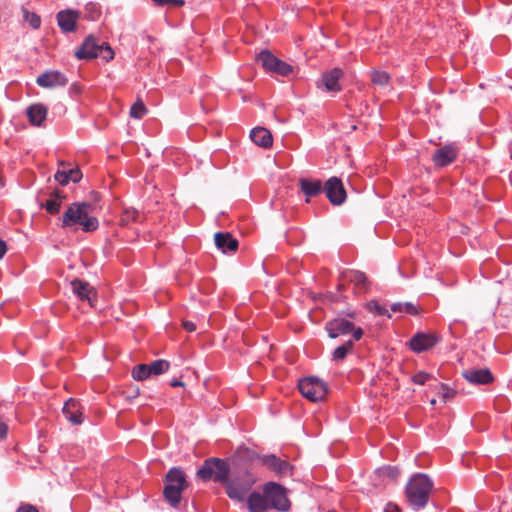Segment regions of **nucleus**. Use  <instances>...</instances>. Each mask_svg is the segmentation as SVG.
Here are the masks:
<instances>
[{
    "label": "nucleus",
    "mask_w": 512,
    "mask_h": 512,
    "mask_svg": "<svg viewBox=\"0 0 512 512\" xmlns=\"http://www.w3.org/2000/svg\"><path fill=\"white\" fill-rule=\"evenodd\" d=\"M433 487L434 483L427 474H413L405 486V497L409 506L415 511L424 509Z\"/></svg>",
    "instance_id": "obj_2"
},
{
    "label": "nucleus",
    "mask_w": 512,
    "mask_h": 512,
    "mask_svg": "<svg viewBox=\"0 0 512 512\" xmlns=\"http://www.w3.org/2000/svg\"><path fill=\"white\" fill-rule=\"evenodd\" d=\"M70 91L73 92V93H76V94H80L81 93V88L77 84H72L70 86Z\"/></svg>",
    "instance_id": "obj_52"
},
{
    "label": "nucleus",
    "mask_w": 512,
    "mask_h": 512,
    "mask_svg": "<svg viewBox=\"0 0 512 512\" xmlns=\"http://www.w3.org/2000/svg\"><path fill=\"white\" fill-rule=\"evenodd\" d=\"M247 506L250 512H265L270 509L266 495L256 491L248 495Z\"/></svg>",
    "instance_id": "obj_27"
},
{
    "label": "nucleus",
    "mask_w": 512,
    "mask_h": 512,
    "mask_svg": "<svg viewBox=\"0 0 512 512\" xmlns=\"http://www.w3.org/2000/svg\"><path fill=\"white\" fill-rule=\"evenodd\" d=\"M36 83L42 88L63 87L67 85L68 78L61 71L48 70L37 77Z\"/></svg>",
    "instance_id": "obj_19"
},
{
    "label": "nucleus",
    "mask_w": 512,
    "mask_h": 512,
    "mask_svg": "<svg viewBox=\"0 0 512 512\" xmlns=\"http://www.w3.org/2000/svg\"><path fill=\"white\" fill-rule=\"evenodd\" d=\"M62 203L58 201V199H55L51 196L46 200L44 204H42V207L45 208V210L51 214L56 215L61 210Z\"/></svg>",
    "instance_id": "obj_36"
},
{
    "label": "nucleus",
    "mask_w": 512,
    "mask_h": 512,
    "mask_svg": "<svg viewBox=\"0 0 512 512\" xmlns=\"http://www.w3.org/2000/svg\"><path fill=\"white\" fill-rule=\"evenodd\" d=\"M15 512H40L39 509L30 503L21 502Z\"/></svg>",
    "instance_id": "obj_42"
},
{
    "label": "nucleus",
    "mask_w": 512,
    "mask_h": 512,
    "mask_svg": "<svg viewBox=\"0 0 512 512\" xmlns=\"http://www.w3.org/2000/svg\"><path fill=\"white\" fill-rule=\"evenodd\" d=\"M263 493L266 495L270 509L287 512L291 502L287 496V489L277 482H267L263 485Z\"/></svg>",
    "instance_id": "obj_7"
},
{
    "label": "nucleus",
    "mask_w": 512,
    "mask_h": 512,
    "mask_svg": "<svg viewBox=\"0 0 512 512\" xmlns=\"http://www.w3.org/2000/svg\"><path fill=\"white\" fill-rule=\"evenodd\" d=\"M216 247L223 253H235L238 250L239 242L230 232H217L214 235Z\"/></svg>",
    "instance_id": "obj_22"
},
{
    "label": "nucleus",
    "mask_w": 512,
    "mask_h": 512,
    "mask_svg": "<svg viewBox=\"0 0 512 512\" xmlns=\"http://www.w3.org/2000/svg\"><path fill=\"white\" fill-rule=\"evenodd\" d=\"M341 291H338L337 292H328L327 293V297L332 301V302H339V301H342L344 300L346 297L342 294H340Z\"/></svg>",
    "instance_id": "obj_44"
},
{
    "label": "nucleus",
    "mask_w": 512,
    "mask_h": 512,
    "mask_svg": "<svg viewBox=\"0 0 512 512\" xmlns=\"http://www.w3.org/2000/svg\"><path fill=\"white\" fill-rule=\"evenodd\" d=\"M367 309L377 316H387L391 318V314L385 306H382L377 300H371L367 304Z\"/></svg>",
    "instance_id": "obj_34"
},
{
    "label": "nucleus",
    "mask_w": 512,
    "mask_h": 512,
    "mask_svg": "<svg viewBox=\"0 0 512 512\" xmlns=\"http://www.w3.org/2000/svg\"><path fill=\"white\" fill-rule=\"evenodd\" d=\"M51 197L55 198V199H58L59 202H63L64 199H66V194L59 190V189H55L51 194H50Z\"/></svg>",
    "instance_id": "obj_46"
},
{
    "label": "nucleus",
    "mask_w": 512,
    "mask_h": 512,
    "mask_svg": "<svg viewBox=\"0 0 512 512\" xmlns=\"http://www.w3.org/2000/svg\"><path fill=\"white\" fill-rule=\"evenodd\" d=\"M74 56L79 60H92L100 57L105 62H110L114 59L115 53L108 42L99 43L98 39L90 34L85 37Z\"/></svg>",
    "instance_id": "obj_4"
},
{
    "label": "nucleus",
    "mask_w": 512,
    "mask_h": 512,
    "mask_svg": "<svg viewBox=\"0 0 512 512\" xmlns=\"http://www.w3.org/2000/svg\"><path fill=\"white\" fill-rule=\"evenodd\" d=\"M93 207L89 202L76 201L68 205L63 215L59 218L58 225L70 228L73 231L81 229L83 232H94L99 228L97 217L92 215Z\"/></svg>",
    "instance_id": "obj_1"
},
{
    "label": "nucleus",
    "mask_w": 512,
    "mask_h": 512,
    "mask_svg": "<svg viewBox=\"0 0 512 512\" xmlns=\"http://www.w3.org/2000/svg\"><path fill=\"white\" fill-rule=\"evenodd\" d=\"M140 214L135 208H125L120 214L119 225L128 226L131 223L139 222Z\"/></svg>",
    "instance_id": "obj_30"
},
{
    "label": "nucleus",
    "mask_w": 512,
    "mask_h": 512,
    "mask_svg": "<svg viewBox=\"0 0 512 512\" xmlns=\"http://www.w3.org/2000/svg\"><path fill=\"white\" fill-rule=\"evenodd\" d=\"M170 386L171 387H183L184 386V382L180 379H172L170 381Z\"/></svg>",
    "instance_id": "obj_51"
},
{
    "label": "nucleus",
    "mask_w": 512,
    "mask_h": 512,
    "mask_svg": "<svg viewBox=\"0 0 512 512\" xmlns=\"http://www.w3.org/2000/svg\"><path fill=\"white\" fill-rule=\"evenodd\" d=\"M253 460H258L263 466L274 472L277 476H291L294 467L287 461L279 458L275 454L261 455L253 453Z\"/></svg>",
    "instance_id": "obj_12"
},
{
    "label": "nucleus",
    "mask_w": 512,
    "mask_h": 512,
    "mask_svg": "<svg viewBox=\"0 0 512 512\" xmlns=\"http://www.w3.org/2000/svg\"><path fill=\"white\" fill-rule=\"evenodd\" d=\"M255 482V476L250 471L243 470L233 473L224 487L230 499L243 501Z\"/></svg>",
    "instance_id": "obj_6"
},
{
    "label": "nucleus",
    "mask_w": 512,
    "mask_h": 512,
    "mask_svg": "<svg viewBox=\"0 0 512 512\" xmlns=\"http://www.w3.org/2000/svg\"><path fill=\"white\" fill-rule=\"evenodd\" d=\"M440 340V335L435 332H417L410 338L407 346L412 352L420 354L435 347Z\"/></svg>",
    "instance_id": "obj_13"
},
{
    "label": "nucleus",
    "mask_w": 512,
    "mask_h": 512,
    "mask_svg": "<svg viewBox=\"0 0 512 512\" xmlns=\"http://www.w3.org/2000/svg\"><path fill=\"white\" fill-rule=\"evenodd\" d=\"M230 466L226 459L211 457L204 460L197 471V476L204 482L213 480L225 486L229 479Z\"/></svg>",
    "instance_id": "obj_5"
},
{
    "label": "nucleus",
    "mask_w": 512,
    "mask_h": 512,
    "mask_svg": "<svg viewBox=\"0 0 512 512\" xmlns=\"http://www.w3.org/2000/svg\"><path fill=\"white\" fill-rule=\"evenodd\" d=\"M346 283L353 284L355 293H366L370 288V281L367 275L359 270L343 271L337 285L338 291H344L346 289Z\"/></svg>",
    "instance_id": "obj_11"
},
{
    "label": "nucleus",
    "mask_w": 512,
    "mask_h": 512,
    "mask_svg": "<svg viewBox=\"0 0 512 512\" xmlns=\"http://www.w3.org/2000/svg\"><path fill=\"white\" fill-rule=\"evenodd\" d=\"M73 293L81 301H87L91 307H94L97 302L96 290L87 282L81 279H74L71 281Z\"/></svg>",
    "instance_id": "obj_17"
},
{
    "label": "nucleus",
    "mask_w": 512,
    "mask_h": 512,
    "mask_svg": "<svg viewBox=\"0 0 512 512\" xmlns=\"http://www.w3.org/2000/svg\"><path fill=\"white\" fill-rule=\"evenodd\" d=\"M48 114V108L43 103H34L27 107L26 115L31 125L44 126Z\"/></svg>",
    "instance_id": "obj_24"
},
{
    "label": "nucleus",
    "mask_w": 512,
    "mask_h": 512,
    "mask_svg": "<svg viewBox=\"0 0 512 512\" xmlns=\"http://www.w3.org/2000/svg\"><path fill=\"white\" fill-rule=\"evenodd\" d=\"M170 368V362L165 359H158L149 364L135 365L131 371L132 378L136 381H143L150 376H158L166 373Z\"/></svg>",
    "instance_id": "obj_10"
},
{
    "label": "nucleus",
    "mask_w": 512,
    "mask_h": 512,
    "mask_svg": "<svg viewBox=\"0 0 512 512\" xmlns=\"http://www.w3.org/2000/svg\"><path fill=\"white\" fill-rule=\"evenodd\" d=\"M23 16H24V20L29 23V25L33 28V29H39L40 26H41V18L38 14H36L35 12H30L28 10H24V13H23Z\"/></svg>",
    "instance_id": "obj_37"
},
{
    "label": "nucleus",
    "mask_w": 512,
    "mask_h": 512,
    "mask_svg": "<svg viewBox=\"0 0 512 512\" xmlns=\"http://www.w3.org/2000/svg\"><path fill=\"white\" fill-rule=\"evenodd\" d=\"M54 179L62 186L67 185L69 183V179L66 169L58 170L54 175Z\"/></svg>",
    "instance_id": "obj_41"
},
{
    "label": "nucleus",
    "mask_w": 512,
    "mask_h": 512,
    "mask_svg": "<svg viewBox=\"0 0 512 512\" xmlns=\"http://www.w3.org/2000/svg\"><path fill=\"white\" fill-rule=\"evenodd\" d=\"M459 154V148L455 143H449L437 149L432 155V161L436 167L443 168L453 163Z\"/></svg>",
    "instance_id": "obj_16"
},
{
    "label": "nucleus",
    "mask_w": 512,
    "mask_h": 512,
    "mask_svg": "<svg viewBox=\"0 0 512 512\" xmlns=\"http://www.w3.org/2000/svg\"><path fill=\"white\" fill-rule=\"evenodd\" d=\"M251 140L258 146L270 148L273 145L271 132L264 127H255L250 132Z\"/></svg>",
    "instance_id": "obj_26"
},
{
    "label": "nucleus",
    "mask_w": 512,
    "mask_h": 512,
    "mask_svg": "<svg viewBox=\"0 0 512 512\" xmlns=\"http://www.w3.org/2000/svg\"><path fill=\"white\" fill-rule=\"evenodd\" d=\"M384 473L385 475H387L389 478L391 479H396L399 474H400V471L397 467L395 466H388L384 469Z\"/></svg>",
    "instance_id": "obj_43"
},
{
    "label": "nucleus",
    "mask_w": 512,
    "mask_h": 512,
    "mask_svg": "<svg viewBox=\"0 0 512 512\" xmlns=\"http://www.w3.org/2000/svg\"><path fill=\"white\" fill-rule=\"evenodd\" d=\"M148 110L141 100L136 101L130 108V116L134 119H142Z\"/></svg>",
    "instance_id": "obj_35"
},
{
    "label": "nucleus",
    "mask_w": 512,
    "mask_h": 512,
    "mask_svg": "<svg viewBox=\"0 0 512 512\" xmlns=\"http://www.w3.org/2000/svg\"><path fill=\"white\" fill-rule=\"evenodd\" d=\"M299 186L302 193L306 196V203H309L311 198L324 193L325 190V183L320 179L301 178L299 179Z\"/></svg>",
    "instance_id": "obj_20"
},
{
    "label": "nucleus",
    "mask_w": 512,
    "mask_h": 512,
    "mask_svg": "<svg viewBox=\"0 0 512 512\" xmlns=\"http://www.w3.org/2000/svg\"><path fill=\"white\" fill-rule=\"evenodd\" d=\"M101 16V8L98 4L90 2L84 8V19L96 21Z\"/></svg>",
    "instance_id": "obj_31"
},
{
    "label": "nucleus",
    "mask_w": 512,
    "mask_h": 512,
    "mask_svg": "<svg viewBox=\"0 0 512 512\" xmlns=\"http://www.w3.org/2000/svg\"><path fill=\"white\" fill-rule=\"evenodd\" d=\"M8 434V425L0 420V441L5 439Z\"/></svg>",
    "instance_id": "obj_48"
},
{
    "label": "nucleus",
    "mask_w": 512,
    "mask_h": 512,
    "mask_svg": "<svg viewBox=\"0 0 512 512\" xmlns=\"http://www.w3.org/2000/svg\"><path fill=\"white\" fill-rule=\"evenodd\" d=\"M263 69L271 74L287 77L293 73V67L289 63L279 59L269 50H262L256 58Z\"/></svg>",
    "instance_id": "obj_9"
},
{
    "label": "nucleus",
    "mask_w": 512,
    "mask_h": 512,
    "mask_svg": "<svg viewBox=\"0 0 512 512\" xmlns=\"http://www.w3.org/2000/svg\"><path fill=\"white\" fill-rule=\"evenodd\" d=\"M354 342L352 340H348L342 345L338 346L332 352V360L335 362L343 361L349 353L353 351Z\"/></svg>",
    "instance_id": "obj_29"
},
{
    "label": "nucleus",
    "mask_w": 512,
    "mask_h": 512,
    "mask_svg": "<svg viewBox=\"0 0 512 512\" xmlns=\"http://www.w3.org/2000/svg\"><path fill=\"white\" fill-rule=\"evenodd\" d=\"M62 412L65 418L73 425H80L83 422V413L80 409V403L73 398L65 402Z\"/></svg>",
    "instance_id": "obj_25"
},
{
    "label": "nucleus",
    "mask_w": 512,
    "mask_h": 512,
    "mask_svg": "<svg viewBox=\"0 0 512 512\" xmlns=\"http://www.w3.org/2000/svg\"><path fill=\"white\" fill-rule=\"evenodd\" d=\"M463 377L472 384L486 385L494 381V376L490 369H468L463 371Z\"/></svg>",
    "instance_id": "obj_23"
},
{
    "label": "nucleus",
    "mask_w": 512,
    "mask_h": 512,
    "mask_svg": "<svg viewBox=\"0 0 512 512\" xmlns=\"http://www.w3.org/2000/svg\"><path fill=\"white\" fill-rule=\"evenodd\" d=\"M139 396V389L136 388L133 391H131V394L129 395L130 398H136Z\"/></svg>",
    "instance_id": "obj_53"
},
{
    "label": "nucleus",
    "mask_w": 512,
    "mask_h": 512,
    "mask_svg": "<svg viewBox=\"0 0 512 512\" xmlns=\"http://www.w3.org/2000/svg\"><path fill=\"white\" fill-rule=\"evenodd\" d=\"M184 471L180 467H172L164 477L163 497L167 503L177 509L182 500V493L188 487Z\"/></svg>",
    "instance_id": "obj_3"
},
{
    "label": "nucleus",
    "mask_w": 512,
    "mask_h": 512,
    "mask_svg": "<svg viewBox=\"0 0 512 512\" xmlns=\"http://www.w3.org/2000/svg\"><path fill=\"white\" fill-rule=\"evenodd\" d=\"M350 334H352L353 340L359 341L364 335V330L361 327H356L354 325V328L351 330Z\"/></svg>",
    "instance_id": "obj_45"
},
{
    "label": "nucleus",
    "mask_w": 512,
    "mask_h": 512,
    "mask_svg": "<svg viewBox=\"0 0 512 512\" xmlns=\"http://www.w3.org/2000/svg\"><path fill=\"white\" fill-rule=\"evenodd\" d=\"M69 182L78 183L82 179V172L79 168L66 169Z\"/></svg>",
    "instance_id": "obj_40"
},
{
    "label": "nucleus",
    "mask_w": 512,
    "mask_h": 512,
    "mask_svg": "<svg viewBox=\"0 0 512 512\" xmlns=\"http://www.w3.org/2000/svg\"><path fill=\"white\" fill-rule=\"evenodd\" d=\"M390 75L385 71L374 70L371 75V81L375 85L386 86L390 82Z\"/></svg>",
    "instance_id": "obj_33"
},
{
    "label": "nucleus",
    "mask_w": 512,
    "mask_h": 512,
    "mask_svg": "<svg viewBox=\"0 0 512 512\" xmlns=\"http://www.w3.org/2000/svg\"><path fill=\"white\" fill-rule=\"evenodd\" d=\"M390 309L394 313H405L411 316H416L419 314V306L412 302H397L393 303L390 306Z\"/></svg>",
    "instance_id": "obj_28"
},
{
    "label": "nucleus",
    "mask_w": 512,
    "mask_h": 512,
    "mask_svg": "<svg viewBox=\"0 0 512 512\" xmlns=\"http://www.w3.org/2000/svg\"><path fill=\"white\" fill-rule=\"evenodd\" d=\"M432 374L425 371H418L411 377V382L416 385H424L430 379H432Z\"/></svg>",
    "instance_id": "obj_39"
},
{
    "label": "nucleus",
    "mask_w": 512,
    "mask_h": 512,
    "mask_svg": "<svg viewBox=\"0 0 512 512\" xmlns=\"http://www.w3.org/2000/svg\"><path fill=\"white\" fill-rule=\"evenodd\" d=\"M81 17V12L76 9L60 10L56 14L58 27L64 34L74 33L77 31V22Z\"/></svg>",
    "instance_id": "obj_15"
},
{
    "label": "nucleus",
    "mask_w": 512,
    "mask_h": 512,
    "mask_svg": "<svg viewBox=\"0 0 512 512\" xmlns=\"http://www.w3.org/2000/svg\"><path fill=\"white\" fill-rule=\"evenodd\" d=\"M436 403V400L435 399H432L431 400V404L434 405Z\"/></svg>",
    "instance_id": "obj_54"
},
{
    "label": "nucleus",
    "mask_w": 512,
    "mask_h": 512,
    "mask_svg": "<svg viewBox=\"0 0 512 512\" xmlns=\"http://www.w3.org/2000/svg\"><path fill=\"white\" fill-rule=\"evenodd\" d=\"M341 315H342L341 317H345L346 319L347 318H349V319H356L357 311L356 310L347 309L346 311H342Z\"/></svg>",
    "instance_id": "obj_49"
},
{
    "label": "nucleus",
    "mask_w": 512,
    "mask_h": 512,
    "mask_svg": "<svg viewBox=\"0 0 512 512\" xmlns=\"http://www.w3.org/2000/svg\"><path fill=\"white\" fill-rule=\"evenodd\" d=\"M437 389H438V394L440 395V398L442 399L443 402H447L451 399H453L456 394H457V391L451 387H449L446 383H439L437 385Z\"/></svg>",
    "instance_id": "obj_32"
},
{
    "label": "nucleus",
    "mask_w": 512,
    "mask_h": 512,
    "mask_svg": "<svg viewBox=\"0 0 512 512\" xmlns=\"http://www.w3.org/2000/svg\"><path fill=\"white\" fill-rule=\"evenodd\" d=\"M324 193L329 202L334 206L342 205L347 198V193L340 178L333 176L325 182Z\"/></svg>",
    "instance_id": "obj_14"
},
{
    "label": "nucleus",
    "mask_w": 512,
    "mask_h": 512,
    "mask_svg": "<svg viewBox=\"0 0 512 512\" xmlns=\"http://www.w3.org/2000/svg\"><path fill=\"white\" fill-rule=\"evenodd\" d=\"M344 72L341 68L335 67L329 71H326L321 76V82L325 87L326 91L338 93L342 90V86L339 81L343 77Z\"/></svg>",
    "instance_id": "obj_21"
},
{
    "label": "nucleus",
    "mask_w": 512,
    "mask_h": 512,
    "mask_svg": "<svg viewBox=\"0 0 512 512\" xmlns=\"http://www.w3.org/2000/svg\"><path fill=\"white\" fill-rule=\"evenodd\" d=\"M182 326L183 328L187 331V332H194L196 330V324L192 321H189V320H185L182 322Z\"/></svg>",
    "instance_id": "obj_47"
},
{
    "label": "nucleus",
    "mask_w": 512,
    "mask_h": 512,
    "mask_svg": "<svg viewBox=\"0 0 512 512\" xmlns=\"http://www.w3.org/2000/svg\"><path fill=\"white\" fill-rule=\"evenodd\" d=\"M298 389L301 395L311 402L323 400L328 393L327 384L316 376L300 379Z\"/></svg>",
    "instance_id": "obj_8"
},
{
    "label": "nucleus",
    "mask_w": 512,
    "mask_h": 512,
    "mask_svg": "<svg viewBox=\"0 0 512 512\" xmlns=\"http://www.w3.org/2000/svg\"><path fill=\"white\" fill-rule=\"evenodd\" d=\"M156 7L180 8L185 5V0H151Z\"/></svg>",
    "instance_id": "obj_38"
},
{
    "label": "nucleus",
    "mask_w": 512,
    "mask_h": 512,
    "mask_svg": "<svg viewBox=\"0 0 512 512\" xmlns=\"http://www.w3.org/2000/svg\"><path fill=\"white\" fill-rule=\"evenodd\" d=\"M325 331L332 339L350 334L354 328V323L345 317H336L326 322Z\"/></svg>",
    "instance_id": "obj_18"
},
{
    "label": "nucleus",
    "mask_w": 512,
    "mask_h": 512,
    "mask_svg": "<svg viewBox=\"0 0 512 512\" xmlns=\"http://www.w3.org/2000/svg\"><path fill=\"white\" fill-rule=\"evenodd\" d=\"M384 512H401V510L396 504L388 503L385 507Z\"/></svg>",
    "instance_id": "obj_50"
}]
</instances>
